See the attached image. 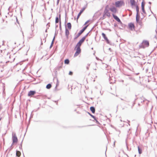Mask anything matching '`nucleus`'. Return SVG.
<instances>
[{"label": "nucleus", "mask_w": 157, "mask_h": 157, "mask_svg": "<svg viewBox=\"0 0 157 157\" xmlns=\"http://www.w3.org/2000/svg\"><path fill=\"white\" fill-rule=\"evenodd\" d=\"M87 34L85 36L83 37L82 38L79 40V42L77 43L75 48V50H76V52L74 55V57H76L81 52V49L80 47L82 44L85 41Z\"/></svg>", "instance_id": "1"}, {"label": "nucleus", "mask_w": 157, "mask_h": 157, "mask_svg": "<svg viewBox=\"0 0 157 157\" xmlns=\"http://www.w3.org/2000/svg\"><path fill=\"white\" fill-rule=\"evenodd\" d=\"M109 6L107 5L105 7L104 11L103 16H106L108 17H110L111 16L110 13L109 12Z\"/></svg>", "instance_id": "2"}, {"label": "nucleus", "mask_w": 157, "mask_h": 157, "mask_svg": "<svg viewBox=\"0 0 157 157\" xmlns=\"http://www.w3.org/2000/svg\"><path fill=\"white\" fill-rule=\"evenodd\" d=\"M142 45L140 46V47L141 48H144L146 47H147L149 45V42L147 40H144L142 43Z\"/></svg>", "instance_id": "3"}, {"label": "nucleus", "mask_w": 157, "mask_h": 157, "mask_svg": "<svg viewBox=\"0 0 157 157\" xmlns=\"http://www.w3.org/2000/svg\"><path fill=\"white\" fill-rule=\"evenodd\" d=\"M124 5V3L123 1H117L115 3V5L116 7H120Z\"/></svg>", "instance_id": "4"}, {"label": "nucleus", "mask_w": 157, "mask_h": 157, "mask_svg": "<svg viewBox=\"0 0 157 157\" xmlns=\"http://www.w3.org/2000/svg\"><path fill=\"white\" fill-rule=\"evenodd\" d=\"M13 144L17 143L18 141V139L15 133L12 134Z\"/></svg>", "instance_id": "5"}, {"label": "nucleus", "mask_w": 157, "mask_h": 157, "mask_svg": "<svg viewBox=\"0 0 157 157\" xmlns=\"http://www.w3.org/2000/svg\"><path fill=\"white\" fill-rule=\"evenodd\" d=\"M128 27L129 29L131 31L134 30L135 27L134 23H130L128 24Z\"/></svg>", "instance_id": "6"}, {"label": "nucleus", "mask_w": 157, "mask_h": 157, "mask_svg": "<svg viewBox=\"0 0 157 157\" xmlns=\"http://www.w3.org/2000/svg\"><path fill=\"white\" fill-rule=\"evenodd\" d=\"M110 10L113 13V14L117 12V10L116 7L114 6H113L110 8H109Z\"/></svg>", "instance_id": "7"}, {"label": "nucleus", "mask_w": 157, "mask_h": 157, "mask_svg": "<svg viewBox=\"0 0 157 157\" xmlns=\"http://www.w3.org/2000/svg\"><path fill=\"white\" fill-rule=\"evenodd\" d=\"M102 35L103 37L104 38L105 40L106 41L107 43L108 44L109 43V40H108V39L107 36H106L105 34L104 33H102Z\"/></svg>", "instance_id": "8"}, {"label": "nucleus", "mask_w": 157, "mask_h": 157, "mask_svg": "<svg viewBox=\"0 0 157 157\" xmlns=\"http://www.w3.org/2000/svg\"><path fill=\"white\" fill-rule=\"evenodd\" d=\"M36 93V92L34 91H30L28 94V96H31L34 95Z\"/></svg>", "instance_id": "9"}, {"label": "nucleus", "mask_w": 157, "mask_h": 157, "mask_svg": "<svg viewBox=\"0 0 157 157\" xmlns=\"http://www.w3.org/2000/svg\"><path fill=\"white\" fill-rule=\"evenodd\" d=\"M114 18L118 22H120L121 20L116 15H115L113 14H112Z\"/></svg>", "instance_id": "10"}, {"label": "nucleus", "mask_w": 157, "mask_h": 157, "mask_svg": "<svg viewBox=\"0 0 157 157\" xmlns=\"http://www.w3.org/2000/svg\"><path fill=\"white\" fill-rule=\"evenodd\" d=\"M70 33L69 31L66 28L65 29V35L66 36L67 38H68L69 35V34Z\"/></svg>", "instance_id": "11"}, {"label": "nucleus", "mask_w": 157, "mask_h": 157, "mask_svg": "<svg viewBox=\"0 0 157 157\" xmlns=\"http://www.w3.org/2000/svg\"><path fill=\"white\" fill-rule=\"evenodd\" d=\"M130 3L132 6H136L135 0H130Z\"/></svg>", "instance_id": "12"}, {"label": "nucleus", "mask_w": 157, "mask_h": 157, "mask_svg": "<svg viewBox=\"0 0 157 157\" xmlns=\"http://www.w3.org/2000/svg\"><path fill=\"white\" fill-rule=\"evenodd\" d=\"M144 6H145V3L144 2H142L141 3V8L142 9V10L143 12H144L145 11L144 10Z\"/></svg>", "instance_id": "13"}, {"label": "nucleus", "mask_w": 157, "mask_h": 157, "mask_svg": "<svg viewBox=\"0 0 157 157\" xmlns=\"http://www.w3.org/2000/svg\"><path fill=\"white\" fill-rule=\"evenodd\" d=\"M67 26L69 29L70 30L71 28V25L70 23H68L67 24Z\"/></svg>", "instance_id": "14"}, {"label": "nucleus", "mask_w": 157, "mask_h": 157, "mask_svg": "<svg viewBox=\"0 0 157 157\" xmlns=\"http://www.w3.org/2000/svg\"><path fill=\"white\" fill-rule=\"evenodd\" d=\"M90 109L93 113H94L95 112V109L94 107H91Z\"/></svg>", "instance_id": "15"}, {"label": "nucleus", "mask_w": 157, "mask_h": 157, "mask_svg": "<svg viewBox=\"0 0 157 157\" xmlns=\"http://www.w3.org/2000/svg\"><path fill=\"white\" fill-rule=\"evenodd\" d=\"M83 32L82 31V30H81L80 32L78 33L77 36L75 38V39H77L78 37Z\"/></svg>", "instance_id": "16"}, {"label": "nucleus", "mask_w": 157, "mask_h": 157, "mask_svg": "<svg viewBox=\"0 0 157 157\" xmlns=\"http://www.w3.org/2000/svg\"><path fill=\"white\" fill-rule=\"evenodd\" d=\"M69 60L68 59H66L64 61V63L66 64H69Z\"/></svg>", "instance_id": "17"}, {"label": "nucleus", "mask_w": 157, "mask_h": 157, "mask_svg": "<svg viewBox=\"0 0 157 157\" xmlns=\"http://www.w3.org/2000/svg\"><path fill=\"white\" fill-rule=\"evenodd\" d=\"M21 153L20 151H16V155L18 157H19L21 155Z\"/></svg>", "instance_id": "18"}, {"label": "nucleus", "mask_w": 157, "mask_h": 157, "mask_svg": "<svg viewBox=\"0 0 157 157\" xmlns=\"http://www.w3.org/2000/svg\"><path fill=\"white\" fill-rule=\"evenodd\" d=\"M89 24H88L85 27H84L81 30L83 32H84V31L86 29L87 27L89 25Z\"/></svg>", "instance_id": "19"}, {"label": "nucleus", "mask_w": 157, "mask_h": 157, "mask_svg": "<svg viewBox=\"0 0 157 157\" xmlns=\"http://www.w3.org/2000/svg\"><path fill=\"white\" fill-rule=\"evenodd\" d=\"M89 24H88L85 27H84L81 30L83 32H84V31L86 29L87 27L89 25Z\"/></svg>", "instance_id": "20"}, {"label": "nucleus", "mask_w": 157, "mask_h": 157, "mask_svg": "<svg viewBox=\"0 0 157 157\" xmlns=\"http://www.w3.org/2000/svg\"><path fill=\"white\" fill-rule=\"evenodd\" d=\"M139 19L140 17L138 16V14H137L136 16V20L137 22H139L140 21Z\"/></svg>", "instance_id": "21"}, {"label": "nucleus", "mask_w": 157, "mask_h": 157, "mask_svg": "<svg viewBox=\"0 0 157 157\" xmlns=\"http://www.w3.org/2000/svg\"><path fill=\"white\" fill-rule=\"evenodd\" d=\"M51 84H48L47 86H46V88H47V89H50L51 88Z\"/></svg>", "instance_id": "22"}, {"label": "nucleus", "mask_w": 157, "mask_h": 157, "mask_svg": "<svg viewBox=\"0 0 157 157\" xmlns=\"http://www.w3.org/2000/svg\"><path fill=\"white\" fill-rule=\"evenodd\" d=\"M88 113L96 121V122L97 121V120L96 119V118H95V117L93 115H92L91 114L89 113Z\"/></svg>", "instance_id": "23"}, {"label": "nucleus", "mask_w": 157, "mask_h": 157, "mask_svg": "<svg viewBox=\"0 0 157 157\" xmlns=\"http://www.w3.org/2000/svg\"><path fill=\"white\" fill-rule=\"evenodd\" d=\"M138 151H139V154H141L142 153V150L139 147H138Z\"/></svg>", "instance_id": "24"}, {"label": "nucleus", "mask_w": 157, "mask_h": 157, "mask_svg": "<svg viewBox=\"0 0 157 157\" xmlns=\"http://www.w3.org/2000/svg\"><path fill=\"white\" fill-rule=\"evenodd\" d=\"M82 13H81V12H79V13H78V16H77V21H78V19L79 18V17L80 15H81V14H82Z\"/></svg>", "instance_id": "25"}, {"label": "nucleus", "mask_w": 157, "mask_h": 157, "mask_svg": "<svg viewBox=\"0 0 157 157\" xmlns=\"http://www.w3.org/2000/svg\"><path fill=\"white\" fill-rule=\"evenodd\" d=\"M59 20L58 17H56V23H57L59 22Z\"/></svg>", "instance_id": "26"}, {"label": "nucleus", "mask_w": 157, "mask_h": 157, "mask_svg": "<svg viewBox=\"0 0 157 157\" xmlns=\"http://www.w3.org/2000/svg\"><path fill=\"white\" fill-rule=\"evenodd\" d=\"M136 11L137 12V13L139 11V8L138 7V6L137 5H136Z\"/></svg>", "instance_id": "27"}, {"label": "nucleus", "mask_w": 157, "mask_h": 157, "mask_svg": "<svg viewBox=\"0 0 157 157\" xmlns=\"http://www.w3.org/2000/svg\"><path fill=\"white\" fill-rule=\"evenodd\" d=\"M138 23H139V25H140L141 26L143 25L142 22L141 21H139V22Z\"/></svg>", "instance_id": "28"}, {"label": "nucleus", "mask_w": 157, "mask_h": 157, "mask_svg": "<svg viewBox=\"0 0 157 157\" xmlns=\"http://www.w3.org/2000/svg\"><path fill=\"white\" fill-rule=\"evenodd\" d=\"M85 8H83L82 10L80 11V12H81V13H82L85 10Z\"/></svg>", "instance_id": "29"}, {"label": "nucleus", "mask_w": 157, "mask_h": 157, "mask_svg": "<svg viewBox=\"0 0 157 157\" xmlns=\"http://www.w3.org/2000/svg\"><path fill=\"white\" fill-rule=\"evenodd\" d=\"M90 22V21L88 20L84 24V25H86V24H87L89 22Z\"/></svg>", "instance_id": "30"}, {"label": "nucleus", "mask_w": 157, "mask_h": 157, "mask_svg": "<svg viewBox=\"0 0 157 157\" xmlns=\"http://www.w3.org/2000/svg\"><path fill=\"white\" fill-rule=\"evenodd\" d=\"M69 75H73V72L71 71H70L69 72Z\"/></svg>", "instance_id": "31"}, {"label": "nucleus", "mask_w": 157, "mask_h": 157, "mask_svg": "<svg viewBox=\"0 0 157 157\" xmlns=\"http://www.w3.org/2000/svg\"><path fill=\"white\" fill-rule=\"evenodd\" d=\"M53 41H52V44H51V47H52V44H53Z\"/></svg>", "instance_id": "32"}, {"label": "nucleus", "mask_w": 157, "mask_h": 157, "mask_svg": "<svg viewBox=\"0 0 157 157\" xmlns=\"http://www.w3.org/2000/svg\"><path fill=\"white\" fill-rule=\"evenodd\" d=\"M42 44H43V43H42H42H41V44L42 45Z\"/></svg>", "instance_id": "33"}, {"label": "nucleus", "mask_w": 157, "mask_h": 157, "mask_svg": "<svg viewBox=\"0 0 157 157\" xmlns=\"http://www.w3.org/2000/svg\"><path fill=\"white\" fill-rule=\"evenodd\" d=\"M1 52H2V50H1Z\"/></svg>", "instance_id": "34"}]
</instances>
